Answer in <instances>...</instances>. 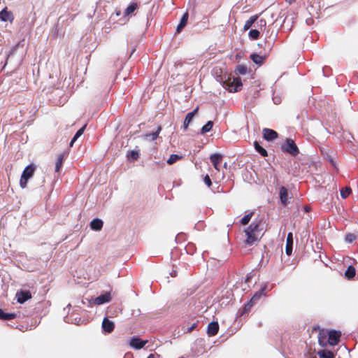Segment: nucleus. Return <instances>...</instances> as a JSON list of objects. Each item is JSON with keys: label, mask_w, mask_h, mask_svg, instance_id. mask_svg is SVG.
<instances>
[{"label": "nucleus", "mask_w": 358, "mask_h": 358, "mask_svg": "<svg viewBox=\"0 0 358 358\" xmlns=\"http://www.w3.org/2000/svg\"><path fill=\"white\" fill-rule=\"evenodd\" d=\"M264 222L262 220H255L245 230L246 234L245 243L252 245L258 241L264 234Z\"/></svg>", "instance_id": "nucleus-1"}, {"label": "nucleus", "mask_w": 358, "mask_h": 358, "mask_svg": "<svg viewBox=\"0 0 358 358\" xmlns=\"http://www.w3.org/2000/svg\"><path fill=\"white\" fill-rule=\"evenodd\" d=\"M242 85L241 79L239 77H229L228 79L224 82V88L230 92L240 91Z\"/></svg>", "instance_id": "nucleus-2"}, {"label": "nucleus", "mask_w": 358, "mask_h": 358, "mask_svg": "<svg viewBox=\"0 0 358 358\" xmlns=\"http://www.w3.org/2000/svg\"><path fill=\"white\" fill-rule=\"evenodd\" d=\"M281 150L284 152L288 153L293 157L297 156L299 153V150L296 144L292 138H286L285 143L281 146Z\"/></svg>", "instance_id": "nucleus-3"}, {"label": "nucleus", "mask_w": 358, "mask_h": 358, "mask_svg": "<svg viewBox=\"0 0 358 358\" xmlns=\"http://www.w3.org/2000/svg\"><path fill=\"white\" fill-rule=\"evenodd\" d=\"M36 170V166L33 164H29L25 167L20 178V185L22 188H25L28 180L31 178Z\"/></svg>", "instance_id": "nucleus-4"}, {"label": "nucleus", "mask_w": 358, "mask_h": 358, "mask_svg": "<svg viewBox=\"0 0 358 358\" xmlns=\"http://www.w3.org/2000/svg\"><path fill=\"white\" fill-rule=\"evenodd\" d=\"M328 343L330 345H336L340 341L341 333L336 330H331L328 332Z\"/></svg>", "instance_id": "nucleus-5"}, {"label": "nucleus", "mask_w": 358, "mask_h": 358, "mask_svg": "<svg viewBox=\"0 0 358 358\" xmlns=\"http://www.w3.org/2000/svg\"><path fill=\"white\" fill-rule=\"evenodd\" d=\"M111 299H112V297L110 295V292H106L104 294L96 297L94 299V303L96 305H101L105 303L110 302L111 301Z\"/></svg>", "instance_id": "nucleus-6"}, {"label": "nucleus", "mask_w": 358, "mask_h": 358, "mask_svg": "<svg viewBox=\"0 0 358 358\" xmlns=\"http://www.w3.org/2000/svg\"><path fill=\"white\" fill-rule=\"evenodd\" d=\"M31 298V294L30 291H29V290H26V291L21 290L16 293L17 301L20 303H24L26 301H27L28 299H30Z\"/></svg>", "instance_id": "nucleus-7"}, {"label": "nucleus", "mask_w": 358, "mask_h": 358, "mask_svg": "<svg viewBox=\"0 0 358 358\" xmlns=\"http://www.w3.org/2000/svg\"><path fill=\"white\" fill-rule=\"evenodd\" d=\"M263 138L268 141H271L276 139L278 136V134L271 129L264 128L262 131Z\"/></svg>", "instance_id": "nucleus-8"}, {"label": "nucleus", "mask_w": 358, "mask_h": 358, "mask_svg": "<svg viewBox=\"0 0 358 358\" xmlns=\"http://www.w3.org/2000/svg\"><path fill=\"white\" fill-rule=\"evenodd\" d=\"M210 162L213 164L214 168L217 171H220V164L222 161V155L220 154H217V153L213 154L210 155Z\"/></svg>", "instance_id": "nucleus-9"}, {"label": "nucleus", "mask_w": 358, "mask_h": 358, "mask_svg": "<svg viewBox=\"0 0 358 358\" xmlns=\"http://www.w3.org/2000/svg\"><path fill=\"white\" fill-rule=\"evenodd\" d=\"M148 343L147 340H141L139 338L134 337L130 340L129 345L135 349H141Z\"/></svg>", "instance_id": "nucleus-10"}, {"label": "nucleus", "mask_w": 358, "mask_h": 358, "mask_svg": "<svg viewBox=\"0 0 358 358\" xmlns=\"http://www.w3.org/2000/svg\"><path fill=\"white\" fill-rule=\"evenodd\" d=\"M219 331V324L217 322H211L207 327V334L208 336H214L217 334Z\"/></svg>", "instance_id": "nucleus-11"}, {"label": "nucleus", "mask_w": 358, "mask_h": 358, "mask_svg": "<svg viewBox=\"0 0 358 358\" xmlns=\"http://www.w3.org/2000/svg\"><path fill=\"white\" fill-rule=\"evenodd\" d=\"M102 328L106 333H111L115 329V324L108 317H105L102 322Z\"/></svg>", "instance_id": "nucleus-12"}, {"label": "nucleus", "mask_w": 358, "mask_h": 358, "mask_svg": "<svg viewBox=\"0 0 358 358\" xmlns=\"http://www.w3.org/2000/svg\"><path fill=\"white\" fill-rule=\"evenodd\" d=\"M198 110H199V108L197 107L193 111L188 113L186 115V117L185 118L184 123H183L184 130H187L188 129L189 123L192 122V120H193L194 115L196 114Z\"/></svg>", "instance_id": "nucleus-13"}, {"label": "nucleus", "mask_w": 358, "mask_h": 358, "mask_svg": "<svg viewBox=\"0 0 358 358\" xmlns=\"http://www.w3.org/2000/svg\"><path fill=\"white\" fill-rule=\"evenodd\" d=\"M292 247H293V234L292 232H289L287 236L286 247H285L286 254L289 256L292 255Z\"/></svg>", "instance_id": "nucleus-14"}, {"label": "nucleus", "mask_w": 358, "mask_h": 358, "mask_svg": "<svg viewBox=\"0 0 358 358\" xmlns=\"http://www.w3.org/2000/svg\"><path fill=\"white\" fill-rule=\"evenodd\" d=\"M280 199L282 204L286 206L288 203V192L285 187L282 186L280 188Z\"/></svg>", "instance_id": "nucleus-15"}, {"label": "nucleus", "mask_w": 358, "mask_h": 358, "mask_svg": "<svg viewBox=\"0 0 358 358\" xmlns=\"http://www.w3.org/2000/svg\"><path fill=\"white\" fill-rule=\"evenodd\" d=\"M0 19L3 22H12L13 20V13L7 10V8H5L0 12Z\"/></svg>", "instance_id": "nucleus-16"}, {"label": "nucleus", "mask_w": 358, "mask_h": 358, "mask_svg": "<svg viewBox=\"0 0 358 358\" xmlns=\"http://www.w3.org/2000/svg\"><path fill=\"white\" fill-rule=\"evenodd\" d=\"M188 17H189V14L187 12H185L183 14V15L182 16V17L180 19V22L176 28L177 33L179 34L182 30V29L186 26V24L187 23Z\"/></svg>", "instance_id": "nucleus-17"}, {"label": "nucleus", "mask_w": 358, "mask_h": 358, "mask_svg": "<svg viewBox=\"0 0 358 358\" xmlns=\"http://www.w3.org/2000/svg\"><path fill=\"white\" fill-rule=\"evenodd\" d=\"M328 332L324 330H320L318 334V342L320 345L325 346L327 345V336Z\"/></svg>", "instance_id": "nucleus-18"}, {"label": "nucleus", "mask_w": 358, "mask_h": 358, "mask_svg": "<svg viewBox=\"0 0 358 358\" xmlns=\"http://www.w3.org/2000/svg\"><path fill=\"white\" fill-rule=\"evenodd\" d=\"M138 5L136 2H132L124 11V16L127 17L132 14L137 8Z\"/></svg>", "instance_id": "nucleus-19"}, {"label": "nucleus", "mask_w": 358, "mask_h": 358, "mask_svg": "<svg viewBox=\"0 0 358 358\" xmlns=\"http://www.w3.org/2000/svg\"><path fill=\"white\" fill-rule=\"evenodd\" d=\"M90 227L93 230H95V231H99L102 229L103 227V222L102 220H99V219H94L91 222H90Z\"/></svg>", "instance_id": "nucleus-20"}, {"label": "nucleus", "mask_w": 358, "mask_h": 358, "mask_svg": "<svg viewBox=\"0 0 358 358\" xmlns=\"http://www.w3.org/2000/svg\"><path fill=\"white\" fill-rule=\"evenodd\" d=\"M259 17V15H252L251 16L245 23L244 24V30H248L252 26V24L257 21V20L258 19Z\"/></svg>", "instance_id": "nucleus-21"}, {"label": "nucleus", "mask_w": 358, "mask_h": 358, "mask_svg": "<svg viewBox=\"0 0 358 358\" xmlns=\"http://www.w3.org/2000/svg\"><path fill=\"white\" fill-rule=\"evenodd\" d=\"M356 274V270L354 266H349L345 272V276L348 280L352 279Z\"/></svg>", "instance_id": "nucleus-22"}, {"label": "nucleus", "mask_w": 358, "mask_h": 358, "mask_svg": "<svg viewBox=\"0 0 358 358\" xmlns=\"http://www.w3.org/2000/svg\"><path fill=\"white\" fill-rule=\"evenodd\" d=\"M16 317L15 313H6L2 309H0V319L3 320H10Z\"/></svg>", "instance_id": "nucleus-23"}, {"label": "nucleus", "mask_w": 358, "mask_h": 358, "mask_svg": "<svg viewBox=\"0 0 358 358\" xmlns=\"http://www.w3.org/2000/svg\"><path fill=\"white\" fill-rule=\"evenodd\" d=\"M250 57L254 63L259 65H262L264 60L263 57L256 53L252 54Z\"/></svg>", "instance_id": "nucleus-24"}, {"label": "nucleus", "mask_w": 358, "mask_h": 358, "mask_svg": "<svg viewBox=\"0 0 358 358\" xmlns=\"http://www.w3.org/2000/svg\"><path fill=\"white\" fill-rule=\"evenodd\" d=\"M254 147L257 152H258L262 157H267V151L262 148L257 141L254 142Z\"/></svg>", "instance_id": "nucleus-25"}, {"label": "nucleus", "mask_w": 358, "mask_h": 358, "mask_svg": "<svg viewBox=\"0 0 358 358\" xmlns=\"http://www.w3.org/2000/svg\"><path fill=\"white\" fill-rule=\"evenodd\" d=\"M213 127V122L211 120H209L207 122V123L203 125L201 129V134H205L208 132H209Z\"/></svg>", "instance_id": "nucleus-26"}, {"label": "nucleus", "mask_w": 358, "mask_h": 358, "mask_svg": "<svg viewBox=\"0 0 358 358\" xmlns=\"http://www.w3.org/2000/svg\"><path fill=\"white\" fill-rule=\"evenodd\" d=\"M161 131H162V127L158 126L157 129L155 132L147 134H145V137H146V138H149L150 140L155 141L158 138L159 134Z\"/></svg>", "instance_id": "nucleus-27"}, {"label": "nucleus", "mask_w": 358, "mask_h": 358, "mask_svg": "<svg viewBox=\"0 0 358 358\" xmlns=\"http://www.w3.org/2000/svg\"><path fill=\"white\" fill-rule=\"evenodd\" d=\"M64 154H60L58 156L56 164H55V172H59L64 162Z\"/></svg>", "instance_id": "nucleus-28"}, {"label": "nucleus", "mask_w": 358, "mask_h": 358, "mask_svg": "<svg viewBox=\"0 0 358 358\" xmlns=\"http://www.w3.org/2000/svg\"><path fill=\"white\" fill-rule=\"evenodd\" d=\"M86 125H84L83 127H81L80 129L78 130L73 138L71 139L69 145L71 147L73 146L75 141L78 139V137H80L83 133L85 129Z\"/></svg>", "instance_id": "nucleus-29"}, {"label": "nucleus", "mask_w": 358, "mask_h": 358, "mask_svg": "<svg viewBox=\"0 0 358 358\" xmlns=\"http://www.w3.org/2000/svg\"><path fill=\"white\" fill-rule=\"evenodd\" d=\"M320 358H334L333 352L331 351L321 350L318 352Z\"/></svg>", "instance_id": "nucleus-30"}, {"label": "nucleus", "mask_w": 358, "mask_h": 358, "mask_svg": "<svg viewBox=\"0 0 358 358\" xmlns=\"http://www.w3.org/2000/svg\"><path fill=\"white\" fill-rule=\"evenodd\" d=\"M254 215V212H250V213L245 215L241 220V223L242 225H246L249 223L250 220L252 219Z\"/></svg>", "instance_id": "nucleus-31"}, {"label": "nucleus", "mask_w": 358, "mask_h": 358, "mask_svg": "<svg viewBox=\"0 0 358 358\" xmlns=\"http://www.w3.org/2000/svg\"><path fill=\"white\" fill-rule=\"evenodd\" d=\"M255 304L251 299L244 306L242 314L248 313L250 311L252 307Z\"/></svg>", "instance_id": "nucleus-32"}, {"label": "nucleus", "mask_w": 358, "mask_h": 358, "mask_svg": "<svg viewBox=\"0 0 358 358\" xmlns=\"http://www.w3.org/2000/svg\"><path fill=\"white\" fill-rule=\"evenodd\" d=\"M182 156H180L178 155H176V154L171 155L169 159L167 160V163L169 164H173L175 162H176L178 160L182 159Z\"/></svg>", "instance_id": "nucleus-33"}, {"label": "nucleus", "mask_w": 358, "mask_h": 358, "mask_svg": "<svg viewBox=\"0 0 358 358\" xmlns=\"http://www.w3.org/2000/svg\"><path fill=\"white\" fill-rule=\"evenodd\" d=\"M248 35L251 38L257 40L259 38L260 31L258 29H251Z\"/></svg>", "instance_id": "nucleus-34"}, {"label": "nucleus", "mask_w": 358, "mask_h": 358, "mask_svg": "<svg viewBox=\"0 0 358 358\" xmlns=\"http://www.w3.org/2000/svg\"><path fill=\"white\" fill-rule=\"evenodd\" d=\"M351 192V188L349 187H345L341 189V196L342 198L345 199L350 194Z\"/></svg>", "instance_id": "nucleus-35"}, {"label": "nucleus", "mask_w": 358, "mask_h": 358, "mask_svg": "<svg viewBox=\"0 0 358 358\" xmlns=\"http://www.w3.org/2000/svg\"><path fill=\"white\" fill-rule=\"evenodd\" d=\"M264 292V289H262L261 290L257 292L251 298V300L254 301L255 303L256 302L262 297Z\"/></svg>", "instance_id": "nucleus-36"}, {"label": "nucleus", "mask_w": 358, "mask_h": 358, "mask_svg": "<svg viewBox=\"0 0 358 358\" xmlns=\"http://www.w3.org/2000/svg\"><path fill=\"white\" fill-rule=\"evenodd\" d=\"M257 26L259 28L261 31L263 30V29H266V21L265 19H260L257 22Z\"/></svg>", "instance_id": "nucleus-37"}, {"label": "nucleus", "mask_w": 358, "mask_h": 358, "mask_svg": "<svg viewBox=\"0 0 358 358\" xmlns=\"http://www.w3.org/2000/svg\"><path fill=\"white\" fill-rule=\"evenodd\" d=\"M236 71L238 74L244 75L247 72V67L244 65H238L237 66Z\"/></svg>", "instance_id": "nucleus-38"}, {"label": "nucleus", "mask_w": 358, "mask_h": 358, "mask_svg": "<svg viewBox=\"0 0 358 358\" xmlns=\"http://www.w3.org/2000/svg\"><path fill=\"white\" fill-rule=\"evenodd\" d=\"M138 157H139L138 152L135 150H131L128 155V157L134 161L137 160Z\"/></svg>", "instance_id": "nucleus-39"}, {"label": "nucleus", "mask_w": 358, "mask_h": 358, "mask_svg": "<svg viewBox=\"0 0 358 358\" xmlns=\"http://www.w3.org/2000/svg\"><path fill=\"white\" fill-rule=\"evenodd\" d=\"M356 239V236L354 234H348L345 236V241L348 243H352Z\"/></svg>", "instance_id": "nucleus-40"}, {"label": "nucleus", "mask_w": 358, "mask_h": 358, "mask_svg": "<svg viewBox=\"0 0 358 358\" xmlns=\"http://www.w3.org/2000/svg\"><path fill=\"white\" fill-rule=\"evenodd\" d=\"M203 181H204V182L206 183V185L208 187H211V185H212V182H211V180H210V177H209V176H208V175H206V176L204 177V178H203Z\"/></svg>", "instance_id": "nucleus-41"}, {"label": "nucleus", "mask_w": 358, "mask_h": 358, "mask_svg": "<svg viewBox=\"0 0 358 358\" xmlns=\"http://www.w3.org/2000/svg\"><path fill=\"white\" fill-rule=\"evenodd\" d=\"M197 324H198V321H196V322H194V323L191 325V327H189V328L187 329V331H188V332H191V331H192L196 328V327L197 326Z\"/></svg>", "instance_id": "nucleus-42"}, {"label": "nucleus", "mask_w": 358, "mask_h": 358, "mask_svg": "<svg viewBox=\"0 0 358 358\" xmlns=\"http://www.w3.org/2000/svg\"><path fill=\"white\" fill-rule=\"evenodd\" d=\"M170 275L171 277H176L178 275V272L176 270L173 269L172 271L170 273Z\"/></svg>", "instance_id": "nucleus-43"}, {"label": "nucleus", "mask_w": 358, "mask_h": 358, "mask_svg": "<svg viewBox=\"0 0 358 358\" xmlns=\"http://www.w3.org/2000/svg\"><path fill=\"white\" fill-rule=\"evenodd\" d=\"M250 278H251V275L250 274L247 275V276L245 278V282H248Z\"/></svg>", "instance_id": "nucleus-44"}, {"label": "nucleus", "mask_w": 358, "mask_h": 358, "mask_svg": "<svg viewBox=\"0 0 358 358\" xmlns=\"http://www.w3.org/2000/svg\"><path fill=\"white\" fill-rule=\"evenodd\" d=\"M304 210H305V212L308 213V212H309L310 210V208L309 206H306L304 207Z\"/></svg>", "instance_id": "nucleus-45"}, {"label": "nucleus", "mask_w": 358, "mask_h": 358, "mask_svg": "<svg viewBox=\"0 0 358 358\" xmlns=\"http://www.w3.org/2000/svg\"><path fill=\"white\" fill-rule=\"evenodd\" d=\"M147 358H156V356L154 354H150Z\"/></svg>", "instance_id": "nucleus-46"}, {"label": "nucleus", "mask_w": 358, "mask_h": 358, "mask_svg": "<svg viewBox=\"0 0 358 358\" xmlns=\"http://www.w3.org/2000/svg\"><path fill=\"white\" fill-rule=\"evenodd\" d=\"M224 167H227V163H225V164H224Z\"/></svg>", "instance_id": "nucleus-47"}, {"label": "nucleus", "mask_w": 358, "mask_h": 358, "mask_svg": "<svg viewBox=\"0 0 358 358\" xmlns=\"http://www.w3.org/2000/svg\"><path fill=\"white\" fill-rule=\"evenodd\" d=\"M313 358H317V357L315 356V357H313Z\"/></svg>", "instance_id": "nucleus-48"}, {"label": "nucleus", "mask_w": 358, "mask_h": 358, "mask_svg": "<svg viewBox=\"0 0 358 358\" xmlns=\"http://www.w3.org/2000/svg\"><path fill=\"white\" fill-rule=\"evenodd\" d=\"M181 358H182V357H181Z\"/></svg>", "instance_id": "nucleus-49"}]
</instances>
